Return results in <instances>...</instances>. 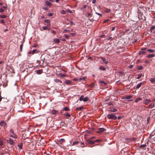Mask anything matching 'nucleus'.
<instances>
[{"label":"nucleus","instance_id":"obj_18","mask_svg":"<svg viewBox=\"0 0 155 155\" xmlns=\"http://www.w3.org/2000/svg\"><path fill=\"white\" fill-rule=\"evenodd\" d=\"M142 100V99L141 98L139 97H137L136 98L135 100V102L136 103H137L138 101H140Z\"/></svg>","mask_w":155,"mask_h":155},{"label":"nucleus","instance_id":"obj_63","mask_svg":"<svg viewBox=\"0 0 155 155\" xmlns=\"http://www.w3.org/2000/svg\"><path fill=\"white\" fill-rule=\"evenodd\" d=\"M47 28V27L44 26L43 27V29L44 30H46Z\"/></svg>","mask_w":155,"mask_h":155},{"label":"nucleus","instance_id":"obj_24","mask_svg":"<svg viewBox=\"0 0 155 155\" xmlns=\"http://www.w3.org/2000/svg\"><path fill=\"white\" fill-rule=\"evenodd\" d=\"M155 55L153 54H150L147 55L146 57L148 58H150L154 57Z\"/></svg>","mask_w":155,"mask_h":155},{"label":"nucleus","instance_id":"obj_33","mask_svg":"<svg viewBox=\"0 0 155 155\" xmlns=\"http://www.w3.org/2000/svg\"><path fill=\"white\" fill-rule=\"evenodd\" d=\"M83 107L82 106L81 107H79L77 108L76 109V110H78V111L81 110L83 109Z\"/></svg>","mask_w":155,"mask_h":155},{"label":"nucleus","instance_id":"obj_34","mask_svg":"<svg viewBox=\"0 0 155 155\" xmlns=\"http://www.w3.org/2000/svg\"><path fill=\"white\" fill-rule=\"evenodd\" d=\"M88 99H89V98L88 97H86L84 98L83 101L84 102H85L87 101H88Z\"/></svg>","mask_w":155,"mask_h":155},{"label":"nucleus","instance_id":"obj_3","mask_svg":"<svg viewBox=\"0 0 155 155\" xmlns=\"http://www.w3.org/2000/svg\"><path fill=\"white\" fill-rule=\"evenodd\" d=\"M106 130V129L103 128H100L98 129V131L96 132L97 134H100Z\"/></svg>","mask_w":155,"mask_h":155},{"label":"nucleus","instance_id":"obj_17","mask_svg":"<svg viewBox=\"0 0 155 155\" xmlns=\"http://www.w3.org/2000/svg\"><path fill=\"white\" fill-rule=\"evenodd\" d=\"M23 143H20L18 144V147L20 149H22V148Z\"/></svg>","mask_w":155,"mask_h":155},{"label":"nucleus","instance_id":"obj_20","mask_svg":"<svg viewBox=\"0 0 155 155\" xmlns=\"http://www.w3.org/2000/svg\"><path fill=\"white\" fill-rule=\"evenodd\" d=\"M117 109H116V108H111L110 110H109V111L110 112H116V111H117Z\"/></svg>","mask_w":155,"mask_h":155},{"label":"nucleus","instance_id":"obj_2","mask_svg":"<svg viewBox=\"0 0 155 155\" xmlns=\"http://www.w3.org/2000/svg\"><path fill=\"white\" fill-rule=\"evenodd\" d=\"M7 141L10 145H14L15 144V143L14 140L11 138H8V139L7 140Z\"/></svg>","mask_w":155,"mask_h":155},{"label":"nucleus","instance_id":"obj_29","mask_svg":"<svg viewBox=\"0 0 155 155\" xmlns=\"http://www.w3.org/2000/svg\"><path fill=\"white\" fill-rule=\"evenodd\" d=\"M79 143V142L78 141H75L73 143L72 145H77Z\"/></svg>","mask_w":155,"mask_h":155},{"label":"nucleus","instance_id":"obj_60","mask_svg":"<svg viewBox=\"0 0 155 155\" xmlns=\"http://www.w3.org/2000/svg\"><path fill=\"white\" fill-rule=\"evenodd\" d=\"M108 105L109 106L114 105V104L111 102H109L108 103Z\"/></svg>","mask_w":155,"mask_h":155},{"label":"nucleus","instance_id":"obj_39","mask_svg":"<svg viewBox=\"0 0 155 155\" xmlns=\"http://www.w3.org/2000/svg\"><path fill=\"white\" fill-rule=\"evenodd\" d=\"M147 51H149V52H150V53H154L155 52V51L154 50H153V49H148L147 50Z\"/></svg>","mask_w":155,"mask_h":155},{"label":"nucleus","instance_id":"obj_32","mask_svg":"<svg viewBox=\"0 0 155 155\" xmlns=\"http://www.w3.org/2000/svg\"><path fill=\"white\" fill-rule=\"evenodd\" d=\"M13 135H11L10 136V137L14 138H17V136L15 134H13Z\"/></svg>","mask_w":155,"mask_h":155},{"label":"nucleus","instance_id":"obj_42","mask_svg":"<svg viewBox=\"0 0 155 155\" xmlns=\"http://www.w3.org/2000/svg\"><path fill=\"white\" fill-rule=\"evenodd\" d=\"M142 74L141 73L139 74L138 75V77L137 78V79H139L142 76Z\"/></svg>","mask_w":155,"mask_h":155},{"label":"nucleus","instance_id":"obj_1","mask_svg":"<svg viewBox=\"0 0 155 155\" xmlns=\"http://www.w3.org/2000/svg\"><path fill=\"white\" fill-rule=\"evenodd\" d=\"M107 117L109 119H111L113 120H115L117 118V117L114 114H108L107 116Z\"/></svg>","mask_w":155,"mask_h":155},{"label":"nucleus","instance_id":"obj_43","mask_svg":"<svg viewBox=\"0 0 155 155\" xmlns=\"http://www.w3.org/2000/svg\"><path fill=\"white\" fill-rule=\"evenodd\" d=\"M23 46V43L20 45V51L21 52L22 51V48Z\"/></svg>","mask_w":155,"mask_h":155},{"label":"nucleus","instance_id":"obj_48","mask_svg":"<svg viewBox=\"0 0 155 155\" xmlns=\"http://www.w3.org/2000/svg\"><path fill=\"white\" fill-rule=\"evenodd\" d=\"M69 32V31L68 30H67L66 29H65L63 31V33Z\"/></svg>","mask_w":155,"mask_h":155},{"label":"nucleus","instance_id":"obj_54","mask_svg":"<svg viewBox=\"0 0 155 155\" xmlns=\"http://www.w3.org/2000/svg\"><path fill=\"white\" fill-rule=\"evenodd\" d=\"M94 85H95L94 83H92L90 85V87H94Z\"/></svg>","mask_w":155,"mask_h":155},{"label":"nucleus","instance_id":"obj_56","mask_svg":"<svg viewBox=\"0 0 155 155\" xmlns=\"http://www.w3.org/2000/svg\"><path fill=\"white\" fill-rule=\"evenodd\" d=\"M64 36H65V38L66 39H68V38H69V36H68V35H67L65 34V35H64Z\"/></svg>","mask_w":155,"mask_h":155},{"label":"nucleus","instance_id":"obj_8","mask_svg":"<svg viewBox=\"0 0 155 155\" xmlns=\"http://www.w3.org/2000/svg\"><path fill=\"white\" fill-rule=\"evenodd\" d=\"M86 141L87 142V143L88 144H94V141L90 139H87L86 140Z\"/></svg>","mask_w":155,"mask_h":155},{"label":"nucleus","instance_id":"obj_44","mask_svg":"<svg viewBox=\"0 0 155 155\" xmlns=\"http://www.w3.org/2000/svg\"><path fill=\"white\" fill-rule=\"evenodd\" d=\"M83 99H84V96L83 95L81 96L79 98V100L80 101H81L83 100Z\"/></svg>","mask_w":155,"mask_h":155},{"label":"nucleus","instance_id":"obj_6","mask_svg":"<svg viewBox=\"0 0 155 155\" xmlns=\"http://www.w3.org/2000/svg\"><path fill=\"white\" fill-rule=\"evenodd\" d=\"M151 101L149 99H146L144 100L143 103L146 105H147L148 104L150 103Z\"/></svg>","mask_w":155,"mask_h":155},{"label":"nucleus","instance_id":"obj_45","mask_svg":"<svg viewBox=\"0 0 155 155\" xmlns=\"http://www.w3.org/2000/svg\"><path fill=\"white\" fill-rule=\"evenodd\" d=\"M9 132L12 133V134H15L14 132V131L12 129H10V130H9Z\"/></svg>","mask_w":155,"mask_h":155},{"label":"nucleus","instance_id":"obj_41","mask_svg":"<svg viewBox=\"0 0 155 155\" xmlns=\"http://www.w3.org/2000/svg\"><path fill=\"white\" fill-rule=\"evenodd\" d=\"M54 80L56 82H60L61 83H62L61 81L59 79H55Z\"/></svg>","mask_w":155,"mask_h":155},{"label":"nucleus","instance_id":"obj_55","mask_svg":"<svg viewBox=\"0 0 155 155\" xmlns=\"http://www.w3.org/2000/svg\"><path fill=\"white\" fill-rule=\"evenodd\" d=\"M65 116L68 117H70L71 116V115L70 114H68V113H66L65 114H64Z\"/></svg>","mask_w":155,"mask_h":155},{"label":"nucleus","instance_id":"obj_19","mask_svg":"<svg viewBox=\"0 0 155 155\" xmlns=\"http://www.w3.org/2000/svg\"><path fill=\"white\" fill-rule=\"evenodd\" d=\"M142 84H143V82H141L140 83H139V84H137V86L136 87V89H138L141 86V85H142Z\"/></svg>","mask_w":155,"mask_h":155},{"label":"nucleus","instance_id":"obj_21","mask_svg":"<svg viewBox=\"0 0 155 155\" xmlns=\"http://www.w3.org/2000/svg\"><path fill=\"white\" fill-rule=\"evenodd\" d=\"M59 141L60 142V143L61 144H62L63 143L65 142V140L63 138L60 139V140H59Z\"/></svg>","mask_w":155,"mask_h":155},{"label":"nucleus","instance_id":"obj_30","mask_svg":"<svg viewBox=\"0 0 155 155\" xmlns=\"http://www.w3.org/2000/svg\"><path fill=\"white\" fill-rule=\"evenodd\" d=\"M145 53H146V52L145 51H140L139 52V54L140 55L144 54Z\"/></svg>","mask_w":155,"mask_h":155},{"label":"nucleus","instance_id":"obj_31","mask_svg":"<svg viewBox=\"0 0 155 155\" xmlns=\"http://www.w3.org/2000/svg\"><path fill=\"white\" fill-rule=\"evenodd\" d=\"M137 69L138 70H142L143 69V67L142 66H138Z\"/></svg>","mask_w":155,"mask_h":155},{"label":"nucleus","instance_id":"obj_50","mask_svg":"<svg viewBox=\"0 0 155 155\" xmlns=\"http://www.w3.org/2000/svg\"><path fill=\"white\" fill-rule=\"evenodd\" d=\"M66 11H67V12H68V13H72V11H71V10H70V9H67L66 10Z\"/></svg>","mask_w":155,"mask_h":155},{"label":"nucleus","instance_id":"obj_64","mask_svg":"<svg viewBox=\"0 0 155 155\" xmlns=\"http://www.w3.org/2000/svg\"><path fill=\"white\" fill-rule=\"evenodd\" d=\"M145 62L146 64H148L150 62V61L148 60H146L145 61Z\"/></svg>","mask_w":155,"mask_h":155},{"label":"nucleus","instance_id":"obj_5","mask_svg":"<svg viewBox=\"0 0 155 155\" xmlns=\"http://www.w3.org/2000/svg\"><path fill=\"white\" fill-rule=\"evenodd\" d=\"M0 126L5 128L6 127V123L4 120H2L0 122Z\"/></svg>","mask_w":155,"mask_h":155},{"label":"nucleus","instance_id":"obj_13","mask_svg":"<svg viewBox=\"0 0 155 155\" xmlns=\"http://www.w3.org/2000/svg\"><path fill=\"white\" fill-rule=\"evenodd\" d=\"M58 111L56 110H53L51 111V114L54 115L56 114H58Z\"/></svg>","mask_w":155,"mask_h":155},{"label":"nucleus","instance_id":"obj_61","mask_svg":"<svg viewBox=\"0 0 155 155\" xmlns=\"http://www.w3.org/2000/svg\"><path fill=\"white\" fill-rule=\"evenodd\" d=\"M100 141V140H99V139L96 140L95 141H94V143L95 142H99Z\"/></svg>","mask_w":155,"mask_h":155},{"label":"nucleus","instance_id":"obj_10","mask_svg":"<svg viewBox=\"0 0 155 155\" xmlns=\"http://www.w3.org/2000/svg\"><path fill=\"white\" fill-rule=\"evenodd\" d=\"M101 59L102 61L105 64H107L108 63V61H107L106 59L103 57L101 58Z\"/></svg>","mask_w":155,"mask_h":155},{"label":"nucleus","instance_id":"obj_51","mask_svg":"<svg viewBox=\"0 0 155 155\" xmlns=\"http://www.w3.org/2000/svg\"><path fill=\"white\" fill-rule=\"evenodd\" d=\"M0 23H1L3 24H4L5 23V22H4V20L3 19H2L0 20Z\"/></svg>","mask_w":155,"mask_h":155},{"label":"nucleus","instance_id":"obj_49","mask_svg":"<svg viewBox=\"0 0 155 155\" xmlns=\"http://www.w3.org/2000/svg\"><path fill=\"white\" fill-rule=\"evenodd\" d=\"M87 14L88 15L87 16H88V17H91L92 16V14L91 13H88Z\"/></svg>","mask_w":155,"mask_h":155},{"label":"nucleus","instance_id":"obj_57","mask_svg":"<svg viewBox=\"0 0 155 155\" xmlns=\"http://www.w3.org/2000/svg\"><path fill=\"white\" fill-rule=\"evenodd\" d=\"M138 13L139 14L138 15L142 14L141 13V11L139 9H138Z\"/></svg>","mask_w":155,"mask_h":155},{"label":"nucleus","instance_id":"obj_11","mask_svg":"<svg viewBox=\"0 0 155 155\" xmlns=\"http://www.w3.org/2000/svg\"><path fill=\"white\" fill-rule=\"evenodd\" d=\"M133 97V96L131 95H127L126 97H124V98H122L123 99H129L130 98H132Z\"/></svg>","mask_w":155,"mask_h":155},{"label":"nucleus","instance_id":"obj_35","mask_svg":"<svg viewBox=\"0 0 155 155\" xmlns=\"http://www.w3.org/2000/svg\"><path fill=\"white\" fill-rule=\"evenodd\" d=\"M7 17V16L6 15H0V18H5Z\"/></svg>","mask_w":155,"mask_h":155},{"label":"nucleus","instance_id":"obj_7","mask_svg":"<svg viewBox=\"0 0 155 155\" xmlns=\"http://www.w3.org/2000/svg\"><path fill=\"white\" fill-rule=\"evenodd\" d=\"M147 145H148V141H147V143H146L145 144L140 145V146H139V148L141 149H143L146 147V146H147Z\"/></svg>","mask_w":155,"mask_h":155},{"label":"nucleus","instance_id":"obj_15","mask_svg":"<svg viewBox=\"0 0 155 155\" xmlns=\"http://www.w3.org/2000/svg\"><path fill=\"white\" fill-rule=\"evenodd\" d=\"M86 145L85 144V143L83 142H81L80 143V146L82 147H84L86 146L87 145V143H85Z\"/></svg>","mask_w":155,"mask_h":155},{"label":"nucleus","instance_id":"obj_37","mask_svg":"<svg viewBox=\"0 0 155 155\" xmlns=\"http://www.w3.org/2000/svg\"><path fill=\"white\" fill-rule=\"evenodd\" d=\"M99 69L103 71H105L106 70V68L102 67V66H100L99 67Z\"/></svg>","mask_w":155,"mask_h":155},{"label":"nucleus","instance_id":"obj_27","mask_svg":"<svg viewBox=\"0 0 155 155\" xmlns=\"http://www.w3.org/2000/svg\"><path fill=\"white\" fill-rule=\"evenodd\" d=\"M63 110L65 111H68L70 110V109L68 107H64L63 108Z\"/></svg>","mask_w":155,"mask_h":155},{"label":"nucleus","instance_id":"obj_40","mask_svg":"<svg viewBox=\"0 0 155 155\" xmlns=\"http://www.w3.org/2000/svg\"><path fill=\"white\" fill-rule=\"evenodd\" d=\"M85 78H85V77H83L82 78H78V80L79 81L84 80H85Z\"/></svg>","mask_w":155,"mask_h":155},{"label":"nucleus","instance_id":"obj_14","mask_svg":"<svg viewBox=\"0 0 155 155\" xmlns=\"http://www.w3.org/2000/svg\"><path fill=\"white\" fill-rule=\"evenodd\" d=\"M44 21L45 22L48 23V25L47 26H50L51 25L50 23V20L48 19H45L44 20Z\"/></svg>","mask_w":155,"mask_h":155},{"label":"nucleus","instance_id":"obj_52","mask_svg":"<svg viewBox=\"0 0 155 155\" xmlns=\"http://www.w3.org/2000/svg\"><path fill=\"white\" fill-rule=\"evenodd\" d=\"M53 13H48V15L49 16H53Z\"/></svg>","mask_w":155,"mask_h":155},{"label":"nucleus","instance_id":"obj_16","mask_svg":"<svg viewBox=\"0 0 155 155\" xmlns=\"http://www.w3.org/2000/svg\"><path fill=\"white\" fill-rule=\"evenodd\" d=\"M43 72V70L42 69L38 70L36 71V73L37 74H41Z\"/></svg>","mask_w":155,"mask_h":155},{"label":"nucleus","instance_id":"obj_62","mask_svg":"<svg viewBox=\"0 0 155 155\" xmlns=\"http://www.w3.org/2000/svg\"><path fill=\"white\" fill-rule=\"evenodd\" d=\"M51 32L52 33L54 34V35H55L56 34V31H55L53 30Z\"/></svg>","mask_w":155,"mask_h":155},{"label":"nucleus","instance_id":"obj_38","mask_svg":"<svg viewBox=\"0 0 155 155\" xmlns=\"http://www.w3.org/2000/svg\"><path fill=\"white\" fill-rule=\"evenodd\" d=\"M110 11L111 10L110 9L107 8L105 10L104 12L106 13H108L110 12Z\"/></svg>","mask_w":155,"mask_h":155},{"label":"nucleus","instance_id":"obj_28","mask_svg":"<svg viewBox=\"0 0 155 155\" xmlns=\"http://www.w3.org/2000/svg\"><path fill=\"white\" fill-rule=\"evenodd\" d=\"M150 81L152 83H154L155 82V78H151L150 79Z\"/></svg>","mask_w":155,"mask_h":155},{"label":"nucleus","instance_id":"obj_53","mask_svg":"<svg viewBox=\"0 0 155 155\" xmlns=\"http://www.w3.org/2000/svg\"><path fill=\"white\" fill-rule=\"evenodd\" d=\"M3 144V141L2 140L0 139V145L2 146V145Z\"/></svg>","mask_w":155,"mask_h":155},{"label":"nucleus","instance_id":"obj_47","mask_svg":"<svg viewBox=\"0 0 155 155\" xmlns=\"http://www.w3.org/2000/svg\"><path fill=\"white\" fill-rule=\"evenodd\" d=\"M42 8L45 11L48 10V7L46 6H43L42 7Z\"/></svg>","mask_w":155,"mask_h":155},{"label":"nucleus","instance_id":"obj_36","mask_svg":"<svg viewBox=\"0 0 155 155\" xmlns=\"http://www.w3.org/2000/svg\"><path fill=\"white\" fill-rule=\"evenodd\" d=\"M60 75L61 77H64L67 76V74H65L61 73L60 74Z\"/></svg>","mask_w":155,"mask_h":155},{"label":"nucleus","instance_id":"obj_58","mask_svg":"<svg viewBox=\"0 0 155 155\" xmlns=\"http://www.w3.org/2000/svg\"><path fill=\"white\" fill-rule=\"evenodd\" d=\"M110 20H109V19H106V20H105L103 22L104 23H107V22L108 21H109Z\"/></svg>","mask_w":155,"mask_h":155},{"label":"nucleus","instance_id":"obj_9","mask_svg":"<svg viewBox=\"0 0 155 155\" xmlns=\"http://www.w3.org/2000/svg\"><path fill=\"white\" fill-rule=\"evenodd\" d=\"M53 41L55 44H59L60 42L59 39L57 38H54L53 39Z\"/></svg>","mask_w":155,"mask_h":155},{"label":"nucleus","instance_id":"obj_25","mask_svg":"<svg viewBox=\"0 0 155 155\" xmlns=\"http://www.w3.org/2000/svg\"><path fill=\"white\" fill-rule=\"evenodd\" d=\"M99 83L100 84H101V85L104 84L105 85L107 84V83L106 82H105L104 81H102V80H100L99 81Z\"/></svg>","mask_w":155,"mask_h":155},{"label":"nucleus","instance_id":"obj_59","mask_svg":"<svg viewBox=\"0 0 155 155\" xmlns=\"http://www.w3.org/2000/svg\"><path fill=\"white\" fill-rule=\"evenodd\" d=\"M37 51L36 50V49H34V50H33L32 52V54L35 53L36 52V51Z\"/></svg>","mask_w":155,"mask_h":155},{"label":"nucleus","instance_id":"obj_46","mask_svg":"<svg viewBox=\"0 0 155 155\" xmlns=\"http://www.w3.org/2000/svg\"><path fill=\"white\" fill-rule=\"evenodd\" d=\"M60 13L63 14H66V12L64 10H61V11Z\"/></svg>","mask_w":155,"mask_h":155},{"label":"nucleus","instance_id":"obj_26","mask_svg":"<svg viewBox=\"0 0 155 155\" xmlns=\"http://www.w3.org/2000/svg\"><path fill=\"white\" fill-rule=\"evenodd\" d=\"M155 29V25H152L150 28V30L151 32H152V31Z\"/></svg>","mask_w":155,"mask_h":155},{"label":"nucleus","instance_id":"obj_4","mask_svg":"<svg viewBox=\"0 0 155 155\" xmlns=\"http://www.w3.org/2000/svg\"><path fill=\"white\" fill-rule=\"evenodd\" d=\"M138 18L139 19H142L143 21H145L146 19V17L143 14L138 15Z\"/></svg>","mask_w":155,"mask_h":155},{"label":"nucleus","instance_id":"obj_22","mask_svg":"<svg viewBox=\"0 0 155 155\" xmlns=\"http://www.w3.org/2000/svg\"><path fill=\"white\" fill-rule=\"evenodd\" d=\"M65 83L66 84H71V82L69 80H66L65 81Z\"/></svg>","mask_w":155,"mask_h":155},{"label":"nucleus","instance_id":"obj_12","mask_svg":"<svg viewBox=\"0 0 155 155\" xmlns=\"http://www.w3.org/2000/svg\"><path fill=\"white\" fill-rule=\"evenodd\" d=\"M155 103L152 102L151 104H150L148 106V108H152L153 107L155 106Z\"/></svg>","mask_w":155,"mask_h":155},{"label":"nucleus","instance_id":"obj_23","mask_svg":"<svg viewBox=\"0 0 155 155\" xmlns=\"http://www.w3.org/2000/svg\"><path fill=\"white\" fill-rule=\"evenodd\" d=\"M45 3L46 4L49 6H51L52 5L51 3L48 1H46L45 2Z\"/></svg>","mask_w":155,"mask_h":155}]
</instances>
